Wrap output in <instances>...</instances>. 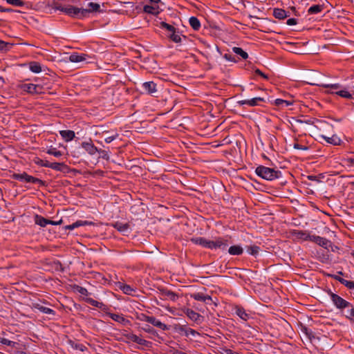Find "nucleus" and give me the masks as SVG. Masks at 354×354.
<instances>
[{
    "label": "nucleus",
    "instance_id": "f257e3e1",
    "mask_svg": "<svg viewBox=\"0 0 354 354\" xmlns=\"http://www.w3.org/2000/svg\"><path fill=\"white\" fill-rule=\"evenodd\" d=\"M190 241L195 244L201 245L205 248L210 250L219 249L223 252H225L229 246L228 239L223 236H218L215 238L214 240H207L205 237H192Z\"/></svg>",
    "mask_w": 354,
    "mask_h": 354
},
{
    "label": "nucleus",
    "instance_id": "f03ea898",
    "mask_svg": "<svg viewBox=\"0 0 354 354\" xmlns=\"http://www.w3.org/2000/svg\"><path fill=\"white\" fill-rule=\"evenodd\" d=\"M255 174L261 178L270 181L282 177V173L280 170L263 165L258 166L255 169Z\"/></svg>",
    "mask_w": 354,
    "mask_h": 354
},
{
    "label": "nucleus",
    "instance_id": "7ed1b4c3",
    "mask_svg": "<svg viewBox=\"0 0 354 354\" xmlns=\"http://www.w3.org/2000/svg\"><path fill=\"white\" fill-rule=\"evenodd\" d=\"M327 293L329 295L334 306L342 313H344V310L347 308L352 307L351 303L346 301L337 294L333 292L330 290H327Z\"/></svg>",
    "mask_w": 354,
    "mask_h": 354
},
{
    "label": "nucleus",
    "instance_id": "20e7f679",
    "mask_svg": "<svg viewBox=\"0 0 354 354\" xmlns=\"http://www.w3.org/2000/svg\"><path fill=\"white\" fill-rule=\"evenodd\" d=\"M159 27L167 31V37L175 43H180L182 41L179 29L174 26L169 24L165 21H160Z\"/></svg>",
    "mask_w": 354,
    "mask_h": 354
},
{
    "label": "nucleus",
    "instance_id": "39448f33",
    "mask_svg": "<svg viewBox=\"0 0 354 354\" xmlns=\"http://www.w3.org/2000/svg\"><path fill=\"white\" fill-rule=\"evenodd\" d=\"M57 9L70 17L77 18L86 17V10H83L82 8H79L73 6H59Z\"/></svg>",
    "mask_w": 354,
    "mask_h": 354
},
{
    "label": "nucleus",
    "instance_id": "423d86ee",
    "mask_svg": "<svg viewBox=\"0 0 354 354\" xmlns=\"http://www.w3.org/2000/svg\"><path fill=\"white\" fill-rule=\"evenodd\" d=\"M23 91H25L29 94H42L45 93V88L41 84H21L18 86Z\"/></svg>",
    "mask_w": 354,
    "mask_h": 354
},
{
    "label": "nucleus",
    "instance_id": "0eeeda50",
    "mask_svg": "<svg viewBox=\"0 0 354 354\" xmlns=\"http://www.w3.org/2000/svg\"><path fill=\"white\" fill-rule=\"evenodd\" d=\"M123 336L126 337L129 341H131L133 342H135L138 344H140L147 348L151 347L152 344L151 342L142 339L137 336L136 335L133 334L131 333L127 332L123 334Z\"/></svg>",
    "mask_w": 354,
    "mask_h": 354
},
{
    "label": "nucleus",
    "instance_id": "6e6552de",
    "mask_svg": "<svg viewBox=\"0 0 354 354\" xmlns=\"http://www.w3.org/2000/svg\"><path fill=\"white\" fill-rule=\"evenodd\" d=\"M310 241L315 243L319 246L328 249L331 245V242L328 239L317 235H312Z\"/></svg>",
    "mask_w": 354,
    "mask_h": 354
},
{
    "label": "nucleus",
    "instance_id": "1a4fd4ad",
    "mask_svg": "<svg viewBox=\"0 0 354 354\" xmlns=\"http://www.w3.org/2000/svg\"><path fill=\"white\" fill-rule=\"evenodd\" d=\"M265 101L263 97H257L250 100H239L237 103L241 106L246 104L250 106H255L259 105L260 102H265Z\"/></svg>",
    "mask_w": 354,
    "mask_h": 354
},
{
    "label": "nucleus",
    "instance_id": "9d476101",
    "mask_svg": "<svg viewBox=\"0 0 354 354\" xmlns=\"http://www.w3.org/2000/svg\"><path fill=\"white\" fill-rule=\"evenodd\" d=\"M111 226L124 235L129 232L130 226L129 223L116 221L111 223Z\"/></svg>",
    "mask_w": 354,
    "mask_h": 354
},
{
    "label": "nucleus",
    "instance_id": "9b49d317",
    "mask_svg": "<svg viewBox=\"0 0 354 354\" xmlns=\"http://www.w3.org/2000/svg\"><path fill=\"white\" fill-rule=\"evenodd\" d=\"M291 234L292 236L296 237L298 239H301L302 241H310L311 239V236L309 233H308L306 231H302V230H294L291 232Z\"/></svg>",
    "mask_w": 354,
    "mask_h": 354
},
{
    "label": "nucleus",
    "instance_id": "f8f14e48",
    "mask_svg": "<svg viewBox=\"0 0 354 354\" xmlns=\"http://www.w3.org/2000/svg\"><path fill=\"white\" fill-rule=\"evenodd\" d=\"M142 88L145 92L149 95H153L157 91L156 84L152 81L144 82L142 84Z\"/></svg>",
    "mask_w": 354,
    "mask_h": 354
},
{
    "label": "nucleus",
    "instance_id": "ddd939ff",
    "mask_svg": "<svg viewBox=\"0 0 354 354\" xmlns=\"http://www.w3.org/2000/svg\"><path fill=\"white\" fill-rule=\"evenodd\" d=\"M81 145L82 147L91 156L95 154L98 151V149L93 144L91 140L88 142H82Z\"/></svg>",
    "mask_w": 354,
    "mask_h": 354
},
{
    "label": "nucleus",
    "instance_id": "4468645a",
    "mask_svg": "<svg viewBox=\"0 0 354 354\" xmlns=\"http://www.w3.org/2000/svg\"><path fill=\"white\" fill-rule=\"evenodd\" d=\"M234 310L236 315L239 316L241 319L247 321L250 319V314L245 311L243 306L236 305L234 307Z\"/></svg>",
    "mask_w": 354,
    "mask_h": 354
},
{
    "label": "nucleus",
    "instance_id": "2eb2a0df",
    "mask_svg": "<svg viewBox=\"0 0 354 354\" xmlns=\"http://www.w3.org/2000/svg\"><path fill=\"white\" fill-rule=\"evenodd\" d=\"M32 176L28 174L26 172L17 174L15 173L12 175V178L21 182L29 183L31 181Z\"/></svg>",
    "mask_w": 354,
    "mask_h": 354
},
{
    "label": "nucleus",
    "instance_id": "dca6fc26",
    "mask_svg": "<svg viewBox=\"0 0 354 354\" xmlns=\"http://www.w3.org/2000/svg\"><path fill=\"white\" fill-rule=\"evenodd\" d=\"M88 57V55L84 53L79 54L77 53H73L69 56L68 59L71 62L77 63L86 61Z\"/></svg>",
    "mask_w": 354,
    "mask_h": 354
},
{
    "label": "nucleus",
    "instance_id": "f3484780",
    "mask_svg": "<svg viewBox=\"0 0 354 354\" xmlns=\"http://www.w3.org/2000/svg\"><path fill=\"white\" fill-rule=\"evenodd\" d=\"M321 138L326 141L327 143L338 146L341 145L342 143V140L335 134L333 135L331 137H328L326 136H321Z\"/></svg>",
    "mask_w": 354,
    "mask_h": 354
},
{
    "label": "nucleus",
    "instance_id": "a211bd4d",
    "mask_svg": "<svg viewBox=\"0 0 354 354\" xmlns=\"http://www.w3.org/2000/svg\"><path fill=\"white\" fill-rule=\"evenodd\" d=\"M273 16L278 19H284L289 17L290 14L282 8H275L273 9Z\"/></svg>",
    "mask_w": 354,
    "mask_h": 354
},
{
    "label": "nucleus",
    "instance_id": "6ab92c4d",
    "mask_svg": "<svg viewBox=\"0 0 354 354\" xmlns=\"http://www.w3.org/2000/svg\"><path fill=\"white\" fill-rule=\"evenodd\" d=\"M149 323L151 324L153 326L158 327L162 330H169V327L164 323H162L160 320L157 319L155 317L151 316L149 319Z\"/></svg>",
    "mask_w": 354,
    "mask_h": 354
},
{
    "label": "nucleus",
    "instance_id": "aec40b11",
    "mask_svg": "<svg viewBox=\"0 0 354 354\" xmlns=\"http://www.w3.org/2000/svg\"><path fill=\"white\" fill-rule=\"evenodd\" d=\"M32 307L35 309H37L38 310H39L40 312H41L43 313L48 314V315H55V311L54 310H53L50 308L43 306L38 303L32 304Z\"/></svg>",
    "mask_w": 354,
    "mask_h": 354
},
{
    "label": "nucleus",
    "instance_id": "412c9836",
    "mask_svg": "<svg viewBox=\"0 0 354 354\" xmlns=\"http://www.w3.org/2000/svg\"><path fill=\"white\" fill-rule=\"evenodd\" d=\"M84 301L87 304H90V305H91V306H93L94 307L98 308H100V309H101L102 310H104L106 308V305L104 304L102 302H100L98 301H96V300H95V299H92L91 297H86V298H84Z\"/></svg>",
    "mask_w": 354,
    "mask_h": 354
},
{
    "label": "nucleus",
    "instance_id": "4be33fe9",
    "mask_svg": "<svg viewBox=\"0 0 354 354\" xmlns=\"http://www.w3.org/2000/svg\"><path fill=\"white\" fill-rule=\"evenodd\" d=\"M59 134L66 142L71 141L75 136V132L72 130H62Z\"/></svg>",
    "mask_w": 354,
    "mask_h": 354
},
{
    "label": "nucleus",
    "instance_id": "5701e85b",
    "mask_svg": "<svg viewBox=\"0 0 354 354\" xmlns=\"http://www.w3.org/2000/svg\"><path fill=\"white\" fill-rule=\"evenodd\" d=\"M185 314L192 321L197 323L200 322L201 315L194 310L187 308L185 311Z\"/></svg>",
    "mask_w": 354,
    "mask_h": 354
},
{
    "label": "nucleus",
    "instance_id": "b1692460",
    "mask_svg": "<svg viewBox=\"0 0 354 354\" xmlns=\"http://www.w3.org/2000/svg\"><path fill=\"white\" fill-rule=\"evenodd\" d=\"M107 315L110 318H111L113 320H114L115 322H119L120 324L125 325V324L129 323V321L128 319H127L126 318H124L121 315L109 313L107 314Z\"/></svg>",
    "mask_w": 354,
    "mask_h": 354
},
{
    "label": "nucleus",
    "instance_id": "393cba45",
    "mask_svg": "<svg viewBox=\"0 0 354 354\" xmlns=\"http://www.w3.org/2000/svg\"><path fill=\"white\" fill-rule=\"evenodd\" d=\"M227 250L228 251L230 254L233 256L241 255L243 253V249L239 245H232Z\"/></svg>",
    "mask_w": 354,
    "mask_h": 354
},
{
    "label": "nucleus",
    "instance_id": "a878e982",
    "mask_svg": "<svg viewBox=\"0 0 354 354\" xmlns=\"http://www.w3.org/2000/svg\"><path fill=\"white\" fill-rule=\"evenodd\" d=\"M143 11L146 13L157 16L160 13L159 7L157 6L145 5L143 7Z\"/></svg>",
    "mask_w": 354,
    "mask_h": 354
},
{
    "label": "nucleus",
    "instance_id": "bb28decb",
    "mask_svg": "<svg viewBox=\"0 0 354 354\" xmlns=\"http://www.w3.org/2000/svg\"><path fill=\"white\" fill-rule=\"evenodd\" d=\"M83 10H86V15L91 12H100V6L99 3L90 2L88 4L87 8H82Z\"/></svg>",
    "mask_w": 354,
    "mask_h": 354
},
{
    "label": "nucleus",
    "instance_id": "cd10ccee",
    "mask_svg": "<svg viewBox=\"0 0 354 354\" xmlns=\"http://www.w3.org/2000/svg\"><path fill=\"white\" fill-rule=\"evenodd\" d=\"M35 222L37 225L41 227H46L48 225V223H50V220L43 217L42 216L37 214L35 216Z\"/></svg>",
    "mask_w": 354,
    "mask_h": 354
},
{
    "label": "nucleus",
    "instance_id": "c85d7f7f",
    "mask_svg": "<svg viewBox=\"0 0 354 354\" xmlns=\"http://www.w3.org/2000/svg\"><path fill=\"white\" fill-rule=\"evenodd\" d=\"M342 314L344 315V316L348 320H349L351 322H353V321H354V307H353V305L352 304V307L347 308L344 310V313H342Z\"/></svg>",
    "mask_w": 354,
    "mask_h": 354
},
{
    "label": "nucleus",
    "instance_id": "c756f323",
    "mask_svg": "<svg viewBox=\"0 0 354 354\" xmlns=\"http://www.w3.org/2000/svg\"><path fill=\"white\" fill-rule=\"evenodd\" d=\"M189 23L194 30H198L201 28V22L196 17H191L189 19Z\"/></svg>",
    "mask_w": 354,
    "mask_h": 354
},
{
    "label": "nucleus",
    "instance_id": "7c9ffc66",
    "mask_svg": "<svg viewBox=\"0 0 354 354\" xmlns=\"http://www.w3.org/2000/svg\"><path fill=\"white\" fill-rule=\"evenodd\" d=\"M324 10V6L322 5H313L310 6L308 10L309 15H315L320 13Z\"/></svg>",
    "mask_w": 354,
    "mask_h": 354
},
{
    "label": "nucleus",
    "instance_id": "2f4dec72",
    "mask_svg": "<svg viewBox=\"0 0 354 354\" xmlns=\"http://www.w3.org/2000/svg\"><path fill=\"white\" fill-rule=\"evenodd\" d=\"M331 93L337 94V95H339L340 97L346 98V99H352L353 98L352 94L346 89H341V90H338L337 91H331Z\"/></svg>",
    "mask_w": 354,
    "mask_h": 354
},
{
    "label": "nucleus",
    "instance_id": "473e14b6",
    "mask_svg": "<svg viewBox=\"0 0 354 354\" xmlns=\"http://www.w3.org/2000/svg\"><path fill=\"white\" fill-rule=\"evenodd\" d=\"M49 168L54 169L55 171H62L64 169H67V165H65L64 162H50Z\"/></svg>",
    "mask_w": 354,
    "mask_h": 354
},
{
    "label": "nucleus",
    "instance_id": "72a5a7b5",
    "mask_svg": "<svg viewBox=\"0 0 354 354\" xmlns=\"http://www.w3.org/2000/svg\"><path fill=\"white\" fill-rule=\"evenodd\" d=\"M29 68L32 72H33L35 73H39L41 71V64L37 62H30Z\"/></svg>",
    "mask_w": 354,
    "mask_h": 354
},
{
    "label": "nucleus",
    "instance_id": "f704fd0d",
    "mask_svg": "<svg viewBox=\"0 0 354 354\" xmlns=\"http://www.w3.org/2000/svg\"><path fill=\"white\" fill-rule=\"evenodd\" d=\"M233 53L241 57L242 59H246L248 58V54L244 51L241 48L233 47L232 48Z\"/></svg>",
    "mask_w": 354,
    "mask_h": 354
},
{
    "label": "nucleus",
    "instance_id": "c9c22d12",
    "mask_svg": "<svg viewBox=\"0 0 354 354\" xmlns=\"http://www.w3.org/2000/svg\"><path fill=\"white\" fill-rule=\"evenodd\" d=\"M12 46L13 44L11 43L0 40V53L8 52L12 47Z\"/></svg>",
    "mask_w": 354,
    "mask_h": 354
},
{
    "label": "nucleus",
    "instance_id": "e433bc0d",
    "mask_svg": "<svg viewBox=\"0 0 354 354\" xmlns=\"http://www.w3.org/2000/svg\"><path fill=\"white\" fill-rule=\"evenodd\" d=\"M247 252L254 257H256L259 254L260 251V248L256 245L247 246Z\"/></svg>",
    "mask_w": 354,
    "mask_h": 354
},
{
    "label": "nucleus",
    "instance_id": "4c0bfd02",
    "mask_svg": "<svg viewBox=\"0 0 354 354\" xmlns=\"http://www.w3.org/2000/svg\"><path fill=\"white\" fill-rule=\"evenodd\" d=\"M274 104L279 107H287L289 105H291L292 102L282 99H276L274 100Z\"/></svg>",
    "mask_w": 354,
    "mask_h": 354
},
{
    "label": "nucleus",
    "instance_id": "58836bf2",
    "mask_svg": "<svg viewBox=\"0 0 354 354\" xmlns=\"http://www.w3.org/2000/svg\"><path fill=\"white\" fill-rule=\"evenodd\" d=\"M163 295L173 301H175L178 298V295L171 290H165Z\"/></svg>",
    "mask_w": 354,
    "mask_h": 354
},
{
    "label": "nucleus",
    "instance_id": "ea45409f",
    "mask_svg": "<svg viewBox=\"0 0 354 354\" xmlns=\"http://www.w3.org/2000/svg\"><path fill=\"white\" fill-rule=\"evenodd\" d=\"M0 343L3 345L10 346L12 348L15 347V346L17 344V342L9 340L8 339L4 337H0Z\"/></svg>",
    "mask_w": 354,
    "mask_h": 354
},
{
    "label": "nucleus",
    "instance_id": "a19ab883",
    "mask_svg": "<svg viewBox=\"0 0 354 354\" xmlns=\"http://www.w3.org/2000/svg\"><path fill=\"white\" fill-rule=\"evenodd\" d=\"M46 153L50 155H53L55 157H59L62 155V153L57 150L56 148L50 147L47 151Z\"/></svg>",
    "mask_w": 354,
    "mask_h": 354
},
{
    "label": "nucleus",
    "instance_id": "79ce46f5",
    "mask_svg": "<svg viewBox=\"0 0 354 354\" xmlns=\"http://www.w3.org/2000/svg\"><path fill=\"white\" fill-rule=\"evenodd\" d=\"M30 183L37 184V185H39V187H45L47 185V183L46 181L42 180L36 177H34L32 176L31 181L30 182Z\"/></svg>",
    "mask_w": 354,
    "mask_h": 354
},
{
    "label": "nucleus",
    "instance_id": "37998d69",
    "mask_svg": "<svg viewBox=\"0 0 354 354\" xmlns=\"http://www.w3.org/2000/svg\"><path fill=\"white\" fill-rule=\"evenodd\" d=\"M120 289L127 295H132V292H135L134 289L127 284H123L121 286Z\"/></svg>",
    "mask_w": 354,
    "mask_h": 354
},
{
    "label": "nucleus",
    "instance_id": "c03bdc74",
    "mask_svg": "<svg viewBox=\"0 0 354 354\" xmlns=\"http://www.w3.org/2000/svg\"><path fill=\"white\" fill-rule=\"evenodd\" d=\"M301 331L307 336V337L309 339H311L313 337H315L313 332L306 326H302Z\"/></svg>",
    "mask_w": 354,
    "mask_h": 354
},
{
    "label": "nucleus",
    "instance_id": "a18cd8bd",
    "mask_svg": "<svg viewBox=\"0 0 354 354\" xmlns=\"http://www.w3.org/2000/svg\"><path fill=\"white\" fill-rule=\"evenodd\" d=\"M68 344L71 346L72 348L80 350L81 351H84L86 348L85 346L83 344L75 343L72 340H69Z\"/></svg>",
    "mask_w": 354,
    "mask_h": 354
},
{
    "label": "nucleus",
    "instance_id": "49530a36",
    "mask_svg": "<svg viewBox=\"0 0 354 354\" xmlns=\"http://www.w3.org/2000/svg\"><path fill=\"white\" fill-rule=\"evenodd\" d=\"M205 295L202 292H196L191 295V297L194 299L199 301H205V299L204 298Z\"/></svg>",
    "mask_w": 354,
    "mask_h": 354
},
{
    "label": "nucleus",
    "instance_id": "de8ad7c7",
    "mask_svg": "<svg viewBox=\"0 0 354 354\" xmlns=\"http://www.w3.org/2000/svg\"><path fill=\"white\" fill-rule=\"evenodd\" d=\"M6 2L17 7H23L25 5V2L22 0H6Z\"/></svg>",
    "mask_w": 354,
    "mask_h": 354
},
{
    "label": "nucleus",
    "instance_id": "09e8293b",
    "mask_svg": "<svg viewBox=\"0 0 354 354\" xmlns=\"http://www.w3.org/2000/svg\"><path fill=\"white\" fill-rule=\"evenodd\" d=\"M74 289L77 291L82 295L87 296L88 295V292L86 288L80 286L78 285H75L74 286Z\"/></svg>",
    "mask_w": 354,
    "mask_h": 354
},
{
    "label": "nucleus",
    "instance_id": "8fccbe9b",
    "mask_svg": "<svg viewBox=\"0 0 354 354\" xmlns=\"http://www.w3.org/2000/svg\"><path fill=\"white\" fill-rule=\"evenodd\" d=\"M75 227H79L80 226H85V225H91L93 224V222L88 221H82L79 220L74 223Z\"/></svg>",
    "mask_w": 354,
    "mask_h": 354
},
{
    "label": "nucleus",
    "instance_id": "3c124183",
    "mask_svg": "<svg viewBox=\"0 0 354 354\" xmlns=\"http://www.w3.org/2000/svg\"><path fill=\"white\" fill-rule=\"evenodd\" d=\"M324 87L330 88L332 91H337L338 89L341 88L342 86L339 84H330L324 85Z\"/></svg>",
    "mask_w": 354,
    "mask_h": 354
},
{
    "label": "nucleus",
    "instance_id": "603ef678",
    "mask_svg": "<svg viewBox=\"0 0 354 354\" xmlns=\"http://www.w3.org/2000/svg\"><path fill=\"white\" fill-rule=\"evenodd\" d=\"M151 316H148L144 313H140L137 315V319L142 322H147L149 323Z\"/></svg>",
    "mask_w": 354,
    "mask_h": 354
},
{
    "label": "nucleus",
    "instance_id": "864d4df0",
    "mask_svg": "<svg viewBox=\"0 0 354 354\" xmlns=\"http://www.w3.org/2000/svg\"><path fill=\"white\" fill-rule=\"evenodd\" d=\"M293 148L295 149H299V150H304V151H307L309 149V147L308 146H306V145H300L297 142H295L293 144Z\"/></svg>",
    "mask_w": 354,
    "mask_h": 354
},
{
    "label": "nucleus",
    "instance_id": "5fc2aeb1",
    "mask_svg": "<svg viewBox=\"0 0 354 354\" xmlns=\"http://www.w3.org/2000/svg\"><path fill=\"white\" fill-rule=\"evenodd\" d=\"M142 330L146 333H151L152 335L157 334L156 330L153 328L151 327L149 325H146L145 327L142 328Z\"/></svg>",
    "mask_w": 354,
    "mask_h": 354
},
{
    "label": "nucleus",
    "instance_id": "6e6d98bb",
    "mask_svg": "<svg viewBox=\"0 0 354 354\" xmlns=\"http://www.w3.org/2000/svg\"><path fill=\"white\" fill-rule=\"evenodd\" d=\"M50 162L48 160H39L37 162H36V163L38 165H40L41 167H48L49 168L50 167Z\"/></svg>",
    "mask_w": 354,
    "mask_h": 354
},
{
    "label": "nucleus",
    "instance_id": "4d7b16f0",
    "mask_svg": "<svg viewBox=\"0 0 354 354\" xmlns=\"http://www.w3.org/2000/svg\"><path fill=\"white\" fill-rule=\"evenodd\" d=\"M343 161L348 166H354V156L345 158Z\"/></svg>",
    "mask_w": 354,
    "mask_h": 354
},
{
    "label": "nucleus",
    "instance_id": "13d9d810",
    "mask_svg": "<svg viewBox=\"0 0 354 354\" xmlns=\"http://www.w3.org/2000/svg\"><path fill=\"white\" fill-rule=\"evenodd\" d=\"M97 153L100 154V157L104 160H109V156L106 151L102 150V149H98Z\"/></svg>",
    "mask_w": 354,
    "mask_h": 354
},
{
    "label": "nucleus",
    "instance_id": "bf43d9fd",
    "mask_svg": "<svg viewBox=\"0 0 354 354\" xmlns=\"http://www.w3.org/2000/svg\"><path fill=\"white\" fill-rule=\"evenodd\" d=\"M189 335H192L193 336H195L196 335H199V333L196 330H194V329H192L191 328H188L185 335L186 337H188Z\"/></svg>",
    "mask_w": 354,
    "mask_h": 354
},
{
    "label": "nucleus",
    "instance_id": "052dcab7",
    "mask_svg": "<svg viewBox=\"0 0 354 354\" xmlns=\"http://www.w3.org/2000/svg\"><path fill=\"white\" fill-rule=\"evenodd\" d=\"M223 57L227 60V61H230V62H236V58L231 54H229V53H225L223 56Z\"/></svg>",
    "mask_w": 354,
    "mask_h": 354
},
{
    "label": "nucleus",
    "instance_id": "680f3d73",
    "mask_svg": "<svg viewBox=\"0 0 354 354\" xmlns=\"http://www.w3.org/2000/svg\"><path fill=\"white\" fill-rule=\"evenodd\" d=\"M297 24V19L295 18L288 19L286 21V24L288 26H294Z\"/></svg>",
    "mask_w": 354,
    "mask_h": 354
},
{
    "label": "nucleus",
    "instance_id": "e2e57ef3",
    "mask_svg": "<svg viewBox=\"0 0 354 354\" xmlns=\"http://www.w3.org/2000/svg\"><path fill=\"white\" fill-rule=\"evenodd\" d=\"M221 354H233L234 351L226 347L221 348Z\"/></svg>",
    "mask_w": 354,
    "mask_h": 354
},
{
    "label": "nucleus",
    "instance_id": "0e129e2a",
    "mask_svg": "<svg viewBox=\"0 0 354 354\" xmlns=\"http://www.w3.org/2000/svg\"><path fill=\"white\" fill-rule=\"evenodd\" d=\"M118 134H115V135H113V136H109V137H107V138H106L104 139V141L106 143H110L112 141H113L118 137Z\"/></svg>",
    "mask_w": 354,
    "mask_h": 354
},
{
    "label": "nucleus",
    "instance_id": "69168bd1",
    "mask_svg": "<svg viewBox=\"0 0 354 354\" xmlns=\"http://www.w3.org/2000/svg\"><path fill=\"white\" fill-rule=\"evenodd\" d=\"M255 73L257 75H259L260 76H261L263 78L267 80L268 79V77L267 75H266L265 73H263L261 71H260L259 69H256L255 70Z\"/></svg>",
    "mask_w": 354,
    "mask_h": 354
},
{
    "label": "nucleus",
    "instance_id": "338daca9",
    "mask_svg": "<svg viewBox=\"0 0 354 354\" xmlns=\"http://www.w3.org/2000/svg\"><path fill=\"white\" fill-rule=\"evenodd\" d=\"M187 327H186V326H180L178 328L179 331L181 332V333H184V334L185 335V333L187 330Z\"/></svg>",
    "mask_w": 354,
    "mask_h": 354
},
{
    "label": "nucleus",
    "instance_id": "774afa93",
    "mask_svg": "<svg viewBox=\"0 0 354 354\" xmlns=\"http://www.w3.org/2000/svg\"><path fill=\"white\" fill-rule=\"evenodd\" d=\"M204 298L205 299V301H204L205 304H209V301H212V297L208 295H205Z\"/></svg>",
    "mask_w": 354,
    "mask_h": 354
}]
</instances>
